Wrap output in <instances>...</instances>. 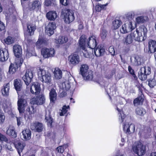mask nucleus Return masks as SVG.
Masks as SVG:
<instances>
[{
    "mask_svg": "<svg viewBox=\"0 0 156 156\" xmlns=\"http://www.w3.org/2000/svg\"><path fill=\"white\" fill-rule=\"evenodd\" d=\"M135 15L133 11H131L126 13L123 17L124 24L120 28V31L122 34H126L134 29L136 27L135 24L133 25L132 20Z\"/></svg>",
    "mask_w": 156,
    "mask_h": 156,
    "instance_id": "1",
    "label": "nucleus"
},
{
    "mask_svg": "<svg viewBox=\"0 0 156 156\" xmlns=\"http://www.w3.org/2000/svg\"><path fill=\"white\" fill-rule=\"evenodd\" d=\"M96 38L95 36L93 35L87 39L86 36L82 35L79 40V46L84 48V46H88L89 48L93 49L97 45Z\"/></svg>",
    "mask_w": 156,
    "mask_h": 156,
    "instance_id": "2",
    "label": "nucleus"
},
{
    "mask_svg": "<svg viewBox=\"0 0 156 156\" xmlns=\"http://www.w3.org/2000/svg\"><path fill=\"white\" fill-rule=\"evenodd\" d=\"M37 75L39 79L42 82L47 83H50L51 80V75L48 71L39 68L37 71Z\"/></svg>",
    "mask_w": 156,
    "mask_h": 156,
    "instance_id": "3",
    "label": "nucleus"
},
{
    "mask_svg": "<svg viewBox=\"0 0 156 156\" xmlns=\"http://www.w3.org/2000/svg\"><path fill=\"white\" fill-rule=\"evenodd\" d=\"M133 151L139 156L144 155L146 151V147L140 142H137L134 144L132 147Z\"/></svg>",
    "mask_w": 156,
    "mask_h": 156,
    "instance_id": "4",
    "label": "nucleus"
},
{
    "mask_svg": "<svg viewBox=\"0 0 156 156\" xmlns=\"http://www.w3.org/2000/svg\"><path fill=\"white\" fill-rule=\"evenodd\" d=\"M147 30L144 26H142L136 31V37L135 41H144L146 37Z\"/></svg>",
    "mask_w": 156,
    "mask_h": 156,
    "instance_id": "5",
    "label": "nucleus"
},
{
    "mask_svg": "<svg viewBox=\"0 0 156 156\" xmlns=\"http://www.w3.org/2000/svg\"><path fill=\"white\" fill-rule=\"evenodd\" d=\"M88 69V66L86 64L81 65L80 68L81 74L83 77L86 80H91L92 78V72L89 70Z\"/></svg>",
    "mask_w": 156,
    "mask_h": 156,
    "instance_id": "6",
    "label": "nucleus"
},
{
    "mask_svg": "<svg viewBox=\"0 0 156 156\" xmlns=\"http://www.w3.org/2000/svg\"><path fill=\"white\" fill-rule=\"evenodd\" d=\"M62 16L65 22L68 24L72 22L74 19L73 12L69 9H64L62 10Z\"/></svg>",
    "mask_w": 156,
    "mask_h": 156,
    "instance_id": "7",
    "label": "nucleus"
},
{
    "mask_svg": "<svg viewBox=\"0 0 156 156\" xmlns=\"http://www.w3.org/2000/svg\"><path fill=\"white\" fill-rule=\"evenodd\" d=\"M151 68L148 66L141 67L138 72L139 78L142 80H145L147 78V76L151 73Z\"/></svg>",
    "mask_w": 156,
    "mask_h": 156,
    "instance_id": "8",
    "label": "nucleus"
},
{
    "mask_svg": "<svg viewBox=\"0 0 156 156\" xmlns=\"http://www.w3.org/2000/svg\"><path fill=\"white\" fill-rule=\"evenodd\" d=\"M18 96L17 101L18 109L20 113H23L25 110V108L27 106L28 104L27 100L20 97L19 94H18Z\"/></svg>",
    "mask_w": 156,
    "mask_h": 156,
    "instance_id": "9",
    "label": "nucleus"
},
{
    "mask_svg": "<svg viewBox=\"0 0 156 156\" xmlns=\"http://www.w3.org/2000/svg\"><path fill=\"white\" fill-rule=\"evenodd\" d=\"M41 54L44 58L53 57L55 52L54 49L52 48H44L41 50Z\"/></svg>",
    "mask_w": 156,
    "mask_h": 156,
    "instance_id": "10",
    "label": "nucleus"
},
{
    "mask_svg": "<svg viewBox=\"0 0 156 156\" xmlns=\"http://www.w3.org/2000/svg\"><path fill=\"white\" fill-rule=\"evenodd\" d=\"M123 128L124 131L127 134L133 133L135 130V126L134 124L125 122L123 125Z\"/></svg>",
    "mask_w": 156,
    "mask_h": 156,
    "instance_id": "11",
    "label": "nucleus"
},
{
    "mask_svg": "<svg viewBox=\"0 0 156 156\" xmlns=\"http://www.w3.org/2000/svg\"><path fill=\"white\" fill-rule=\"evenodd\" d=\"M33 77V74L32 71L31 69H27L23 77V80L27 87L30 83Z\"/></svg>",
    "mask_w": 156,
    "mask_h": 156,
    "instance_id": "12",
    "label": "nucleus"
},
{
    "mask_svg": "<svg viewBox=\"0 0 156 156\" xmlns=\"http://www.w3.org/2000/svg\"><path fill=\"white\" fill-rule=\"evenodd\" d=\"M45 101L44 96L43 94H41L38 97L32 98L30 100V103L33 105H42L45 103Z\"/></svg>",
    "mask_w": 156,
    "mask_h": 156,
    "instance_id": "13",
    "label": "nucleus"
},
{
    "mask_svg": "<svg viewBox=\"0 0 156 156\" xmlns=\"http://www.w3.org/2000/svg\"><path fill=\"white\" fill-rule=\"evenodd\" d=\"M136 32H131L123 40V42L125 44L128 45L131 44L133 39L135 40L136 37Z\"/></svg>",
    "mask_w": 156,
    "mask_h": 156,
    "instance_id": "14",
    "label": "nucleus"
},
{
    "mask_svg": "<svg viewBox=\"0 0 156 156\" xmlns=\"http://www.w3.org/2000/svg\"><path fill=\"white\" fill-rule=\"evenodd\" d=\"M21 64V61L19 60H16V62L13 63H11L9 67V73L10 74L15 73Z\"/></svg>",
    "mask_w": 156,
    "mask_h": 156,
    "instance_id": "15",
    "label": "nucleus"
},
{
    "mask_svg": "<svg viewBox=\"0 0 156 156\" xmlns=\"http://www.w3.org/2000/svg\"><path fill=\"white\" fill-rule=\"evenodd\" d=\"M69 60L70 64L73 66L78 64L80 61L79 56L76 54H73L69 55Z\"/></svg>",
    "mask_w": 156,
    "mask_h": 156,
    "instance_id": "16",
    "label": "nucleus"
},
{
    "mask_svg": "<svg viewBox=\"0 0 156 156\" xmlns=\"http://www.w3.org/2000/svg\"><path fill=\"white\" fill-rule=\"evenodd\" d=\"M41 90L40 84L37 82L33 83L30 87V91L31 93L35 95L39 94Z\"/></svg>",
    "mask_w": 156,
    "mask_h": 156,
    "instance_id": "17",
    "label": "nucleus"
},
{
    "mask_svg": "<svg viewBox=\"0 0 156 156\" xmlns=\"http://www.w3.org/2000/svg\"><path fill=\"white\" fill-rule=\"evenodd\" d=\"M30 128L32 130L34 131L40 132L43 131L44 127L41 123L35 122L31 124Z\"/></svg>",
    "mask_w": 156,
    "mask_h": 156,
    "instance_id": "18",
    "label": "nucleus"
},
{
    "mask_svg": "<svg viewBox=\"0 0 156 156\" xmlns=\"http://www.w3.org/2000/svg\"><path fill=\"white\" fill-rule=\"evenodd\" d=\"M56 28L55 24L54 22H49L46 27L45 32L48 36H50L54 34V30Z\"/></svg>",
    "mask_w": 156,
    "mask_h": 156,
    "instance_id": "19",
    "label": "nucleus"
},
{
    "mask_svg": "<svg viewBox=\"0 0 156 156\" xmlns=\"http://www.w3.org/2000/svg\"><path fill=\"white\" fill-rule=\"evenodd\" d=\"M31 132L28 129L23 130L21 133V135L22 139L23 140H28L31 138Z\"/></svg>",
    "mask_w": 156,
    "mask_h": 156,
    "instance_id": "20",
    "label": "nucleus"
},
{
    "mask_svg": "<svg viewBox=\"0 0 156 156\" xmlns=\"http://www.w3.org/2000/svg\"><path fill=\"white\" fill-rule=\"evenodd\" d=\"M41 3L39 1L35 0L30 3L29 8L30 10L37 11L41 8Z\"/></svg>",
    "mask_w": 156,
    "mask_h": 156,
    "instance_id": "21",
    "label": "nucleus"
},
{
    "mask_svg": "<svg viewBox=\"0 0 156 156\" xmlns=\"http://www.w3.org/2000/svg\"><path fill=\"white\" fill-rule=\"evenodd\" d=\"M9 57L8 51L6 48L0 49V61H4Z\"/></svg>",
    "mask_w": 156,
    "mask_h": 156,
    "instance_id": "22",
    "label": "nucleus"
},
{
    "mask_svg": "<svg viewBox=\"0 0 156 156\" xmlns=\"http://www.w3.org/2000/svg\"><path fill=\"white\" fill-rule=\"evenodd\" d=\"M72 84V83L69 80H66L60 85L59 87L63 92H65L69 90Z\"/></svg>",
    "mask_w": 156,
    "mask_h": 156,
    "instance_id": "23",
    "label": "nucleus"
},
{
    "mask_svg": "<svg viewBox=\"0 0 156 156\" xmlns=\"http://www.w3.org/2000/svg\"><path fill=\"white\" fill-rule=\"evenodd\" d=\"M148 52L153 53L156 51V41L150 40L148 42Z\"/></svg>",
    "mask_w": 156,
    "mask_h": 156,
    "instance_id": "24",
    "label": "nucleus"
},
{
    "mask_svg": "<svg viewBox=\"0 0 156 156\" xmlns=\"http://www.w3.org/2000/svg\"><path fill=\"white\" fill-rule=\"evenodd\" d=\"M13 51L15 55L17 58L20 57L22 53V49L20 46L15 44L13 46Z\"/></svg>",
    "mask_w": 156,
    "mask_h": 156,
    "instance_id": "25",
    "label": "nucleus"
},
{
    "mask_svg": "<svg viewBox=\"0 0 156 156\" xmlns=\"http://www.w3.org/2000/svg\"><path fill=\"white\" fill-rule=\"evenodd\" d=\"M27 32L28 34L26 35L25 33L24 34L25 38H27L28 36H31L33 34L34 32L36 29V27L34 25L31 24L30 23H28L27 25Z\"/></svg>",
    "mask_w": 156,
    "mask_h": 156,
    "instance_id": "26",
    "label": "nucleus"
},
{
    "mask_svg": "<svg viewBox=\"0 0 156 156\" xmlns=\"http://www.w3.org/2000/svg\"><path fill=\"white\" fill-rule=\"evenodd\" d=\"M46 16L48 20L54 21L57 17V13L55 11H50L47 13Z\"/></svg>",
    "mask_w": 156,
    "mask_h": 156,
    "instance_id": "27",
    "label": "nucleus"
},
{
    "mask_svg": "<svg viewBox=\"0 0 156 156\" xmlns=\"http://www.w3.org/2000/svg\"><path fill=\"white\" fill-rule=\"evenodd\" d=\"M105 51V50L101 45H99L94 49V53L97 57H99L103 55Z\"/></svg>",
    "mask_w": 156,
    "mask_h": 156,
    "instance_id": "28",
    "label": "nucleus"
},
{
    "mask_svg": "<svg viewBox=\"0 0 156 156\" xmlns=\"http://www.w3.org/2000/svg\"><path fill=\"white\" fill-rule=\"evenodd\" d=\"M10 86L9 83L5 84L3 86V88L2 90V93L4 96L7 97L9 95Z\"/></svg>",
    "mask_w": 156,
    "mask_h": 156,
    "instance_id": "29",
    "label": "nucleus"
},
{
    "mask_svg": "<svg viewBox=\"0 0 156 156\" xmlns=\"http://www.w3.org/2000/svg\"><path fill=\"white\" fill-rule=\"evenodd\" d=\"M6 134L9 136H11L13 137L16 136V133L14 127L12 126H9L7 128Z\"/></svg>",
    "mask_w": 156,
    "mask_h": 156,
    "instance_id": "30",
    "label": "nucleus"
},
{
    "mask_svg": "<svg viewBox=\"0 0 156 156\" xmlns=\"http://www.w3.org/2000/svg\"><path fill=\"white\" fill-rule=\"evenodd\" d=\"M14 145L17 149L19 154L20 155V153L22 151L25 146V144L22 142H19L15 143Z\"/></svg>",
    "mask_w": 156,
    "mask_h": 156,
    "instance_id": "31",
    "label": "nucleus"
},
{
    "mask_svg": "<svg viewBox=\"0 0 156 156\" xmlns=\"http://www.w3.org/2000/svg\"><path fill=\"white\" fill-rule=\"evenodd\" d=\"M1 106L5 112H7L11 109V103L9 101H5L3 102Z\"/></svg>",
    "mask_w": 156,
    "mask_h": 156,
    "instance_id": "32",
    "label": "nucleus"
},
{
    "mask_svg": "<svg viewBox=\"0 0 156 156\" xmlns=\"http://www.w3.org/2000/svg\"><path fill=\"white\" fill-rule=\"evenodd\" d=\"M79 47L81 49V52L80 53L81 55H83L86 58H89L93 52L92 49H91V50L92 51L91 52H88L87 50L86 49V46H84V48L82 47Z\"/></svg>",
    "mask_w": 156,
    "mask_h": 156,
    "instance_id": "33",
    "label": "nucleus"
},
{
    "mask_svg": "<svg viewBox=\"0 0 156 156\" xmlns=\"http://www.w3.org/2000/svg\"><path fill=\"white\" fill-rule=\"evenodd\" d=\"M54 77L56 79H59L62 76V71L58 68H56L53 72Z\"/></svg>",
    "mask_w": 156,
    "mask_h": 156,
    "instance_id": "34",
    "label": "nucleus"
},
{
    "mask_svg": "<svg viewBox=\"0 0 156 156\" xmlns=\"http://www.w3.org/2000/svg\"><path fill=\"white\" fill-rule=\"evenodd\" d=\"M14 85L18 94H19L18 91H20L21 90L22 86L20 80L18 79L15 80L14 81Z\"/></svg>",
    "mask_w": 156,
    "mask_h": 156,
    "instance_id": "35",
    "label": "nucleus"
},
{
    "mask_svg": "<svg viewBox=\"0 0 156 156\" xmlns=\"http://www.w3.org/2000/svg\"><path fill=\"white\" fill-rule=\"evenodd\" d=\"M57 95L55 90L53 89H51L49 93V96L51 102L53 103L55 102L56 99Z\"/></svg>",
    "mask_w": 156,
    "mask_h": 156,
    "instance_id": "36",
    "label": "nucleus"
},
{
    "mask_svg": "<svg viewBox=\"0 0 156 156\" xmlns=\"http://www.w3.org/2000/svg\"><path fill=\"white\" fill-rule=\"evenodd\" d=\"M68 41V38L65 36H59L56 38L55 40V42L57 44H62L66 43Z\"/></svg>",
    "mask_w": 156,
    "mask_h": 156,
    "instance_id": "37",
    "label": "nucleus"
},
{
    "mask_svg": "<svg viewBox=\"0 0 156 156\" xmlns=\"http://www.w3.org/2000/svg\"><path fill=\"white\" fill-rule=\"evenodd\" d=\"M15 41V39L14 37L10 36H8L6 38L4 39L2 42L7 44H10L13 43Z\"/></svg>",
    "mask_w": 156,
    "mask_h": 156,
    "instance_id": "38",
    "label": "nucleus"
},
{
    "mask_svg": "<svg viewBox=\"0 0 156 156\" xmlns=\"http://www.w3.org/2000/svg\"><path fill=\"white\" fill-rule=\"evenodd\" d=\"M46 44V41L41 37H39L38 40L36 43V46L38 48H40L44 46Z\"/></svg>",
    "mask_w": 156,
    "mask_h": 156,
    "instance_id": "39",
    "label": "nucleus"
},
{
    "mask_svg": "<svg viewBox=\"0 0 156 156\" xmlns=\"http://www.w3.org/2000/svg\"><path fill=\"white\" fill-rule=\"evenodd\" d=\"M117 109L119 112L118 114L119 121L120 122H123L125 118V115L121 109H119L118 107L117 108Z\"/></svg>",
    "mask_w": 156,
    "mask_h": 156,
    "instance_id": "40",
    "label": "nucleus"
},
{
    "mask_svg": "<svg viewBox=\"0 0 156 156\" xmlns=\"http://www.w3.org/2000/svg\"><path fill=\"white\" fill-rule=\"evenodd\" d=\"M147 19V17L143 16H139L136 18L135 24H140L144 23ZM135 24H134V25Z\"/></svg>",
    "mask_w": 156,
    "mask_h": 156,
    "instance_id": "41",
    "label": "nucleus"
},
{
    "mask_svg": "<svg viewBox=\"0 0 156 156\" xmlns=\"http://www.w3.org/2000/svg\"><path fill=\"white\" fill-rule=\"evenodd\" d=\"M121 21L119 20H116L113 21L112 28L115 30L119 28L121 24Z\"/></svg>",
    "mask_w": 156,
    "mask_h": 156,
    "instance_id": "42",
    "label": "nucleus"
},
{
    "mask_svg": "<svg viewBox=\"0 0 156 156\" xmlns=\"http://www.w3.org/2000/svg\"><path fill=\"white\" fill-rule=\"evenodd\" d=\"M107 31L104 28L101 29L100 33V36L102 39H105L107 35Z\"/></svg>",
    "mask_w": 156,
    "mask_h": 156,
    "instance_id": "43",
    "label": "nucleus"
},
{
    "mask_svg": "<svg viewBox=\"0 0 156 156\" xmlns=\"http://www.w3.org/2000/svg\"><path fill=\"white\" fill-rule=\"evenodd\" d=\"M145 110L142 108H137L136 110V114L140 116H143L146 113Z\"/></svg>",
    "mask_w": 156,
    "mask_h": 156,
    "instance_id": "44",
    "label": "nucleus"
},
{
    "mask_svg": "<svg viewBox=\"0 0 156 156\" xmlns=\"http://www.w3.org/2000/svg\"><path fill=\"white\" fill-rule=\"evenodd\" d=\"M147 81L148 85L151 87H153L156 85V80L154 77L148 79Z\"/></svg>",
    "mask_w": 156,
    "mask_h": 156,
    "instance_id": "45",
    "label": "nucleus"
},
{
    "mask_svg": "<svg viewBox=\"0 0 156 156\" xmlns=\"http://www.w3.org/2000/svg\"><path fill=\"white\" fill-rule=\"evenodd\" d=\"M143 100L141 97H139L135 99L133 101V104L135 106L140 105L142 103Z\"/></svg>",
    "mask_w": 156,
    "mask_h": 156,
    "instance_id": "46",
    "label": "nucleus"
},
{
    "mask_svg": "<svg viewBox=\"0 0 156 156\" xmlns=\"http://www.w3.org/2000/svg\"><path fill=\"white\" fill-rule=\"evenodd\" d=\"M31 108L33 109V111H30V108H29V115H24V118L26 119V118H27V119H31L32 118V114H33L35 112V111L34 110V108L33 106H31Z\"/></svg>",
    "mask_w": 156,
    "mask_h": 156,
    "instance_id": "47",
    "label": "nucleus"
},
{
    "mask_svg": "<svg viewBox=\"0 0 156 156\" xmlns=\"http://www.w3.org/2000/svg\"><path fill=\"white\" fill-rule=\"evenodd\" d=\"M69 108V106H66V105L63 106L62 108L61 112L60 113V116H63L67 112L68 109Z\"/></svg>",
    "mask_w": 156,
    "mask_h": 156,
    "instance_id": "48",
    "label": "nucleus"
},
{
    "mask_svg": "<svg viewBox=\"0 0 156 156\" xmlns=\"http://www.w3.org/2000/svg\"><path fill=\"white\" fill-rule=\"evenodd\" d=\"M142 60V58L139 56H136L135 58V64L136 65H140L141 64Z\"/></svg>",
    "mask_w": 156,
    "mask_h": 156,
    "instance_id": "49",
    "label": "nucleus"
},
{
    "mask_svg": "<svg viewBox=\"0 0 156 156\" xmlns=\"http://www.w3.org/2000/svg\"><path fill=\"white\" fill-rule=\"evenodd\" d=\"M6 142V143L5 145L6 148L10 151H13V150L11 146L12 145H13L11 141H9L8 140Z\"/></svg>",
    "mask_w": 156,
    "mask_h": 156,
    "instance_id": "50",
    "label": "nucleus"
},
{
    "mask_svg": "<svg viewBox=\"0 0 156 156\" xmlns=\"http://www.w3.org/2000/svg\"><path fill=\"white\" fill-rule=\"evenodd\" d=\"M45 119L47 121L48 125L51 126L53 122L52 119L51 118V117L48 116H46Z\"/></svg>",
    "mask_w": 156,
    "mask_h": 156,
    "instance_id": "51",
    "label": "nucleus"
},
{
    "mask_svg": "<svg viewBox=\"0 0 156 156\" xmlns=\"http://www.w3.org/2000/svg\"><path fill=\"white\" fill-rule=\"evenodd\" d=\"M5 117L4 113L0 109V123H3L5 119Z\"/></svg>",
    "mask_w": 156,
    "mask_h": 156,
    "instance_id": "52",
    "label": "nucleus"
},
{
    "mask_svg": "<svg viewBox=\"0 0 156 156\" xmlns=\"http://www.w3.org/2000/svg\"><path fill=\"white\" fill-rule=\"evenodd\" d=\"M65 147V148H66V146H60L57 148V150L58 152L62 153L64 151Z\"/></svg>",
    "mask_w": 156,
    "mask_h": 156,
    "instance_id": "53",
    "label": "nucleus"
},
{
    "mask_svg": "<svg viewBox=\"0 0 156 156\" xmlns=\"http://www.w3.org/2000/svg\"><path fill=\"white\" fill-rule=\"evenodd\" d=\"M55 1V0H45L44 4L46 6H48L52 3H54Z\"/></svg>",
    "mask_w": 156,
    "mask_h": 156,
    "instance_id": "54",
    "label": "nucleus"
},
{
    "mask_svg": "<svg viewBox=\"0 0 156 156\" xmlns=\"http://www.w3.org/2000/svg\"><path fill=\"white\" fill-rule=\"evenodd\" d=\"M128 71L134 77V78H136V76L132 68L130 66H128Z\"/></svg>",
    "mask_w": 156,
    "mask_h": 156,
    "instance_id": "55",
    "label": "nucleus"
},
{
    "mask_svg": "<svg viewBox=\"0 0 156 156\" xmlns=\"http://www.w3.org/2000/svg\"><path fill=\"white\" fill-rule=\"evenodd\" d=\"M0 140L7 142L8 140L5 136L0 133Z\"/></svg>",
    "mask_w": 156,
    "mask_h": 156,
    "instance_id": "56",
    "label": "nucleus"
},
{
    "mask_svg": "<svg viewBox=\"0 0 156 156\" xmlns=\"http://www.w3.org/2000/svg\"><path fill=\"white\" fill-rule=\"evenodd\" d=\"M60 3L63 5H67L69 3V2L68 0H60Z\"/></svg>",
    "mask_w": 156,
    "mask_h": 156,
    "instance_id": "57",
    "label": "nucleus"
},
{
    "mask_svg": "<svg viewBox=\"0 0 156 156\" xmlns=\"http://www.w3.org/2000/svg\"><path fill=\"white\" fill-rule=\"evenodd\" d=\"M17 125L18 126L21 125L23 123L22 118L21 117H16Z\"/></svg>",
    "mask_w": 156,
    "mask_h": 156,
    "instance_id": "58",
    "label": "nucleus"
},
{
    "mask_svg": "<svg viewBox=\"0 0 156 156\" xmlns=\"http://www.w3.org/2000/svg\"><path fill=\"white\" fill-rule=\"evenodd\" d=\"M108 51L112 55H114L115 53L114 49L112 46H110L108 48Z\"/></svg>",
    "mask_w": 156,
    "mask_h": 156,
    "instance_id": "59",
    "label": "nucleus"
},
{
    "mask_svg": "<svg viewBox=\"0 0 156 156\" xmlns=\"http://www.w3.org/2000/svg\"><path fill=\"white\" fill-rule=\"evenodd\" d=\"M5 28V24L0 21V30H4Z\"/></svg>",
    "mask_w": 156,
    "mask_h": 156,
    "instance_id": "60",
    "label": "nucleus"
},
{
    "mask_svg": "<svg viewBox=\"0 0 156 156\" xmlns=\"http://www.w3.org/2000/svg\"><path fill=\"white\" fill-rule=\"evenodd\" d=\"M3 74V72L0 68V81H1L2 79Z\"/></svg>",
    "mask_w": 156,
    "mask_h": 156,
    "instance_id": "61",
    "label": "nucleus"
},
{
    "mask_svg": "<svg viewBox=\"0 0 156 156\" xmlns=\"http://www.w3.org/2000/svg\"><path fill=\"white\" fill-rule=\"evenodd\" d=\"M121 141L122 142V144H120V145L121 146H122L124 145V143H124L125 141V140L124 138H122L121 139Z\"/></svg>",
    "mask_w": 156,
    "mask_h": 156,
    "instance_id": "62",
    "label": "nucleus"
},
{
    "mask_svg": "<svg viewBox=\"0 0 156 156\" xmlns=\"http://www.w3.org/2000/svg\"><path fill=\"white\" fill-rule=\"evenodd\" d=\"M83 24L81 23L78 26V29L80 30H81L83 28Z\"/></svg>",
    "mask_w": 156,
    "mask_h": 156,
    "instance_id": "63",
    "label": "nucleus"
},
{
    "mask_svg": "<svg viewBox=\"0 0 156 156\" xmlns=\"http://www.w3.org/2000/svg\"><path fill=\"white\" fill-rule=\"evenodd\" d=\"M149 156H156V152H152Z\"/></svg>",
    "mask_w": 156,
    "mask_h": 156,
    "instance_id": "64",
    "label": "nucleus"
}]
</instances>
